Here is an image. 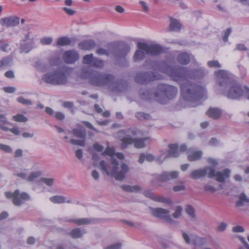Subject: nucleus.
I'll use <instances>...</instances> for the list:
<instances>
[{"label":"nucleus","mask_w":249,"mask_h":249,"mask_svg":"<svg viewBox=\"0 0 249 249\" xmlns=\"http://www.w3.org/2000/svg\"><path fill=\"white\" fill-rule=\"evenodd\" d=\"M160 71L169 75L171 78L178 82L184 83L181 86V95L183 100L189 102H195L204 94V89L197 84H190L188 78H200L204 76L203 68L195 70L193 71L187 68L178 66L172 68L167 62H161L160 65Z\"/></svg>","instance_id":"f257e3e1"},{"label":"nucleus","mask_w":249,"mask_h":249,"mask_svg":"<svg viewBox=\"0 0 249 249\" xmlns=\"http://www.w3.org/2000/svg\"><path fill=\"white\" fill-rule=\"evenodd\" d=\"M114 153L113 148L107 147L105 151L102 153V155L110 156V161L109 162L105 160H101L99 163V166L101 169L107 175L114 176L117 180H123L125 178L126 174L128 172L129 169L125 163L121 164L120 168L118 167L117 160L113 157Z\"/></svg>","instance_id":"f03ea898"},{"label":"nucleus","mask_w":249,"mask_h":249,"mask_svg":"<svg viewBox=\"0 0 249 249\" xmlns=\"http://www.w3.org/2000/svg\"><path fill=\"white\" fill-rule=\"evenodd\" d=\"M231 173V171L229 169H225L223 172H220L216 171L211 166H207L192 171L189 176L192 179H197L208 175L209 178H215L219 182H224L226 179L230 177Z\"/></svg>","instance_id":"7ed1b4c3"},{"label":"nucleus","mask_w":249,"mask_h":249,"mask_svg":"<svg viewBox=\"0 0 249 249\" xmlns=\"http://www.w3.org/2000/svg\"><path fill=\"white\" fill-rule=\"evenodd\" d=\"M127 134L122 139V147L125 148L128 144H134L135 147L142 148L145 146V142L149 140V137L143 138H134L132 136H141L143 134V131L137 128L128 129Z\"/></svg>","instance_id":"20e7f679"},{"label":"nucleus","mask_w":249,"mask_h":249,"mask_svg":"<svg viewBox=\"0 0 249 249\" xmlns=\"http://www.w3.org/2000/svg\"><path fill=\"white\" fill-rule=\"evenodd\" d=\"M178 89L172 85L165 84H159L156 87V101L161 104H166L177 95Z\"/></svg>","instance_id":"39448f33"},{"label":"nucleus","mask_w":249,"mask_h":249,"mask_svg":"<svg viewBox=\"0 0 249 249\" xmlns=\"http://www.w3.org/2000/svg\"><path fill=\"white\" fill-rule=\"evenodd\" d=\"M41 80L48 84L53 85H63L68 82L67 69L65 68L47 72L42 77Z\"/></svg>","instance_id":"423d86ee"},{"label":"nucleus","mask_w":249,"mask_h":249,"mask_svg":"<svg viewBox=\"0 0 249 249\" xmlns=\"http://www.w3.org/2000/svg\"><path fill=\"white\" fill-rule=\"evenodd\" d=\"M82 75L85 78L89 79L90 84L96 86H108V83L113 79V75L108 74H102L96 71H85Z\"/></svg>","instance_id":"0eeeda50"},{"label":"nucleus","mask_w":249,"mask_h":249,"mask_svg":"<svg viewBox=\"0 0 249 249\" xmlns=\"http://www.w3.org/2000/svg\"><path fill=\"white\" fill-rule=\"evenodd\" d=\"M216 84L218 86L217 90L219 93L224 91L233 80L231 77V74L228 71L224 70H220L214 72Z\"/></svg>","instance_id":"6e6552de"},{"label":"nucleus","mask_w":249,"mask_h":249,"mask_svg":"<svg viewBox=\"0 0 249 249\" xmlns=\"http://www.w3.org/2000/svg\"><path fill=\"white\" fill-rule=\"evenodd\" d=\"M220 93L229 99H238L243 95L244 92L240 84L233 80L228 85L224 91H221Z\"/></svg>","instance_id":"1a4fd4ad"},{"label":"nucleus","mask_w":249,"mask_h":249,"mask_svg":"<svg viewBox=\"0 0 249 249\" xmlns=\"http://www.w3.org/2000/svg\"><path fill=\"white\" fill-rule=\"evenodd\" d=\"M5 196L8 198H12V202L16 206H20L26 201L30 199L29 195L26 193H20L18 190H16L13 193L5 192Z\"/></svg>","instance_id":"9d476101"},{"label":"nucleus","mask_w":249,"mask_h":249,"mask_svg":"<svg viewBox=\"0 0 249 249\" xmlns=\"http://www.w3.org/2000/svg\"><path fill=\"white\" fill-rule=\"evenodd\" d=\"M138 47L143 49L147 54L157 55L162 53L163 48L158 44H148L143 42H138Z\"/></svg>","instance_id":"9b49d317"},{"label":"nucleus","mask_w":249,"mask_h":249,"mask_svg":"<svg viewBox=\"0 0 249 249\" xmlns=\"http://www.w3.org/2000/svg\"><path fill=\"white\" fill-rule=\"evenodd\" d=\"M107 87L115 92H120L125 90L127 84L124 81L115 80L113 76V79L108 83Z\"/></svg>","instance_id":"f8f14e48"},{"label":"nucleus","mask_w":249,"mask_h":249,"mask_svg":"<svg viewBox=\"0 0 249 249\" xmlns=\"http://www.w3.org/2000/svg\"><path fill=\"white\" fill-rule=\"evenodd\" d=\"M152 214L157 217L164 219L169 223H173L175 221L169 214V211L162 208H155L151 210Z\"/></svg>","instance_id":"ddd939ff"},{"label":"nucleus","mask_w":249,"mask_h":249,"mask_svg":"<svg viewBox=\"0 0 249 249\" xmlns=\"http://www.w3.org/2000/svg\"><path fill=\"white\" fill-rule=\"evenodd\" d=\"M157 78L153 72H141L136 75L135 81L138 83L143 84L146 82L154 80Z\"/></svg>","instance_id":"4468645a"},{"label":"nucleus","mask_w":249,"mask_h":249,"mask_svg":"<svg viewBox=\"0 0 249 249\" xmlns=\"http://www.w3.org/2000/svg\"><path fill=\"white\" fill-rule=\"evenodd\" d=\"M178 175L179 173L176 171H164L157 176V180L161 182L168 181L177 178Z\"/></svg>","instance_id":"2eb2a0df"},{"label":"nucleus","mask_w":249,"mask_h":249,"mask_svg":"<svg viewBox=\"0 0 249 249\" xmlns=\"http://www.w3.org/2000/svg\"><path fill=\"white\" fill-rule=\"evenodd\" d=\"M156 87L151 89H141L139 92L140 98L143 100L148 101L154 99L156 101L155 96Z\"/></svg>","instance_id":"dca6fc26"},{"label":"nucleus","mask_w":249,"mask_h":249,"mask_svg":"<svg viewBox=\"0 0 249 249\" xmlns=\"http://www.w3.org/2000/svg\"><path fill=\"white\" fill-rule=\"evenodd\" d=\"M64 61L68 64H72L79 59V54L75 50L66 51L63 55Z\"/></svg>","instance_id":"f3484780"},{"label":"nucleus","mask_w":249,"mask_h":249,"mask_svg":"<svg viewBox=\"0 0 249 249\" xmlns=\"http://www.w3.org/2000/svg\"><path fill=\"white\" fill-rule=\"evenodd\" d=\"M0 23L6 27L15 26L19 23V18L17 17L3 18L0 19Z\"/></svg>","instance_id":"a211bd4d"},{"label":"nucleus","mask_w":249,"mask_h":249,"mask_svg":"<svg viewBox=\"0 0 249 249\" xmlns=\"http://www.w3.org/2000/svg\"><path fill=\"white\" fill-rule=\"evenodd\" d=\"M130 50V46L126 45L123 48H116L113 52V55L116 59L119 60L124 58Z\"/></svg>","instance_id":"6ab92c4d"},{"label":"nucleus","mask_w":249,"mask_h":249,"mask_svg":"<svg viewBox=\"0 0 249 249\" xmlns=\"http://www.w3.org/2000/svg\"><path fill=\"white\" fill-rule=\"evenodd\" d=\"M143 194L145 196L150 198L151 199L154 201L164 203H170V200L168 198L160 196L155 195L152 193V192L151 191H145L143 192Z\"/></svg>","instance_id":"aec40b11"},{"label":"nucleus","mask_w":249,"mask_h":249,"mask_svg":"<svg viewBox=\"0 0 249 249\" xmlns=\"http://www.w3.org/2000/svg\"><path fill=\"white\" fill-rule=\"evenodd\" d=\"M206 114L210 118L218 119L221 117L222 110L217 107H210L206 112Z\"/></svg>","instance_id":"412c9836"},{"label":"nucleus","mask_w":249,"mask_h":249,"mask_svg":"<svg viewBox=\"0 0 249 249\" xmlns=\"http://www.w3.org/2000/svg\"><path fill=\"white\" fill-rule=\"evenodd\" d=\"M69 221H73L78 226L94 224L97 222L96 219L93 218H81L74 219V220H70Z\"/></svg>","instance_id":"4be33fe9"},{"label":"nucleus","mask_w":249,"mask_h":249,"mask_svg":"<svg viewBox=\"0 0 249 249\" xmlns=\"http://www.w3.org/2000/svg\"><path fill=\"white\" fill-rule=\"evenodd\" d=\"M96 43L93 40L89 39L83 41L79 43V48L82 50H89L94 48Z\"/></svg>","instance_id":"5701e85b"},{"label":"nucleus","mask_w":249,"mask_h":249,"mask_svg":"<svg viewBox=\"0 0 249 249\" xmlns=\"http://www.w3.org/2000/svg\"><path fill=\"white\" fill-rule=\"evenodd\" d=\"M177 60L181 65H187L190 61V56L187 53H181L178 55Z\"/></svg>","instance_id":"b1692460"},{"label":"nucleus","mask_w":249,"mask_h":249,"mask_svg":"<svg viewBox=\"0 0 249 249\" xmlns=\"http://www.w3.org/2000/svg\"><path fill=\"white\" fill-rule=\"evenodd\" d=\"M50 200L51 202L54 203H63L65 202H66L67 203H71V199H67V198L62 196H53L51 197L50 198Z\"/></svg>","instance_id":"393cba45"},{"label":"nucleus","mask_w":249,"mask_h":249,"mask_svg":"<svg viewBox=\"0 0 249 249\" xmlns=\"http://www.w3.org/2000/svg\"><path fill=\"white\" fill-rule=\"evenodd\" d=\"M168 155L164 157V159L168 156L172 157H178L179 156V152L178 150V145L177 144H171L169 145Z\"/></svg>","instance_id":"a878e982"},{"label":"nucleus","mask_w":249,"mask_h":249,"mask_svg":"<svg viewBox=\"0 0 249 249\" xmlns=\"http://www.w3.org/2000/svg\"><path fill=\"white\" fill-rule=\"evenodd\" d=\"M10 123L4 114L0 115V129L4 131H9V128L7 125Z\"/></svg>","instance_id":"bb28decb"},{"label":"nucleus","mask_w":249,"mask_h":249,"mask_svg":"<svg viewBox=\"0 0 249 249\" xmlns=\"http://www.w3.org/2000/svg\"><path fill=\"white\" fill-rule=\"evenodd\" d=\"M71 133L77 138L80 139H86L87 133L84 128L73 129Z\"/></svg>","instance_id":"cd10ccee"},{"label":"nucleus","mask_w":249,"mask_h":249,"mask_svg":"<svg viewBox=\"0 0 249 249\" xmlns=\"http://www.w3.org/2000/svg\"><path fill=\"white\" fill-rule=\"evenodd\" d=\"M146 54L145 52L143 49H141L138 47L137 50L133 56V59L135 62H139L142 60Z\"/></svg>","instance_id":"c85d7f7f"},{"label":"nucleus","mask_w":249,"mask_h":249,"mask_svg":"<svg viewBox=\"0 0 249 249\" xmlns=\"http://www.w3.org/2000/svg\"><path fill=\"white\" fill-rule=\"evenodd\" d=\"M121 188L124 191L129 193H137L141 190V187L138 185L130 186L124 185L121 186Z\"/></svg>","instance_id":"c756f323"},{"label":"nucleus","mask_w":249,"mask_h":249,"mask_svg":"<svg viewBox=\"0 0 249 249\" xmlns=\"http://www.w3.org/2000/svg\"><path fill=\"white\" fill-rule=\"evenodd\" d=\"M248 203L249 205V198L247 197L245 194L241 193L239 196V200L236 202L237 207H242Z\"/></svg>","instance_id":"7c9ffc66"},{"label":"nucleus","mask_w":249,"mask_h":249,"mask_svg":"<svg viewBox=\"0 0 249 249\" xmlns=\"http://www.w3.org/2000/svg\"><path fill=\"white\" fill-rule=\"evenodd\" d=\"M181 27V24L176 19L171 18L169 27V30L172 31H178Z\"/></svg>","instance_id":"2f4dec72"},{"label":"nucleus","mask_w":249,"mask_h":249,"mask_svg":"<svg viewBox=\"0 0 249 249\" xmlns=\"http://www.w3.org/2000/svg\"><path fill=\"white\" fill-rule=\"evenodd\" d=\"M202 153L201 151H196L188 155V160L190 161L199 160L202 156Z\"/></svg>","instance_id":"473e14b6"},{"label":"nucleus","mask_w":249,"mask_h":249,"mask_svg":"<svg viewBox=\"0 0 249 249\" xmlns=\"http://www.w3.org/2000/svg\"><path fill=\"white\" fill-rule=\"evenodd\" d=\"M185 212L192 220H196V211L195 209L192 206L190 205H187L185 208Z\"/></svg>","instance_id":"72a5a7b5"},{"label":"nucleus","mask_w":249,"mask_h":249,"mask_svg":"<svg viewBox=\"0 0 249 249\" xmlns=\"http://www.w3.org/2000/svg\"><path fill=\"white\" fill-rule=\"evenodd\" d=\"M194 244L196 246H202L206 243V238L196 236L193 239Z\"/></svg>","instance_id":"f704fd0d"},{"label":"nucleus","mask_w":249,"mask_h":249,"mask_svg":"<svg viewBox=\"0 0 249 249\" xmlns=\"http://www.w3.org/2000/svg\"><path fill=\"white\" fill-rule=\"evenodd\" d=\"M71 39L67 37H61L58 39L56 44L58 46H66L71 44Z\"/></svg>","instance_id":"c9c22d12"},{"label":"nucleus","mask_w":249,"mask_h":249,"mask_svg":"<svg viewBox=\"0 0 249 249\" xmlns=\"http://www.w3.org/2000/svg\"><path fill=\"white\" fill-rule=\"evenodd\" d=\"M161 156H162V155H160V157H159L157 158L156 159H155L154 156L153 155L149 154H145L146 160L147 161L151 162V161H153L156 160L157 162H158L160 164L162 163L164 160L163 159H161Z\"/></svg>","instance_id":"e433bc0d"},{"label":"nucleus","mask_w":249,"mask_h":249,"mask_svg":"<svg viewBox=\"0 0 249 249\" xmlns=\"http://www.w3.org/2000/svg\"><path fill=\"white\" fill-rule=\"evenodd\" d=\"M12 60L13 59L11 56L2 58L0 60V70L3 67L8 66Z\"/></svg>","instance_id":"4c0bfd02"},{"label":"nucleus","mask_w":249,"mask_h":249,"mask_svg":"<svg viewBox=\"0 0 249 249\" xmlns=\"http://www.w3.org/2000/svg\"><path fill=\"white\" fill-rule=\"evenodd\" d=\"M70 235L73 238H79L82 236L83 233L79 228H75L71 231Z\"/></svg>","instance_id":"58836bf2"},{"label":"nucleus","mask_w":249,"mask_h":249,"mask_svg":"<svg viewBox=\"0 0 249 249\" xmlns=\"http://www.w3.org/2000/svg\"><path fill=\"white\" fill-rule=\"evenodd\" d=\"M94 60L93 55L92 53L85 55L83 58V63L85 64L92 65Z\"/></svg>","instance_id":"ea45409f"},{"label":"nucleus","mask_w":249,"mask_h":249,"mask_svg":"<svg viewBox=\"0 0 249 249\" xmlns=\"http://www.w3.org/2000/svg\"><path fill=\"white\" fill-rule=\"evenodd\" d=\"M39 182L44 183L48 187H52L54 184V179L53 178H41Z\"/></svg>","instance_id":"a19ab883"},{"label":"nucleus","mask_w":249,"mask_h":249,"mask_svg":"<svg viewBox=\"0 0 249 249\" xmlns=\"http://www.w3.org/2000/svg\"><path fill=\"white\" fill-rule=\"evenodd\" d=\"M135 116L137 119L141 120H149L151 118V116L149 114L142 112L136 113Z\"/></svg>","instance_id":"79ce46f5"},{"label":"nucleus","mask_w":249,"mask_h":249,"mask_svg":"<svg viewBox=\"0 0 249 249\" xmlns=\"http://www.w3.org/2000/svg\"><path fill=\"white\" fill-rule=\"evenodd\" d=\"M41 173L39 171L32 172L27 178V180L29 182L33 181L36 178L39 177Z\"/></svg>","instance_id":"37998d69"},{"label":"nucleus","mask_w":249,"mask_h":249,"mask_svg":"<svg viewBox=\"0 0 249 249\" xmlns=\"http://www.w3.org/2000/svg\"><path fill=\"white\" fill-rule=\"evenodd\" d=\"M85 140L86 139H80V140L71 139L69 142L73 145L84 146L85 145Z\"/></svg>","instance_id":"c03bdc74"},{"label":"nucleus","mask_w":249,"mask_h":249,"mask_svg":"<svg viewBox=\"0 0 249 249\" xmlns=\"http://www.w3.org/2000/svg\"><path fill=\"white\" fill-rule=\"evenodd\" d=\"M10 50L9 45L7 42L4 40L0 41V51L7 53Z\"/></svg>","instance_id":"a18cd8bd"},{"label":"nucleus","mask_w":249,"mask_h":249,"mask_svg":"<svg viewBox=\"0 0 249 249\" xmlns=\"http://www.w3.org/2000/svg\"><path fill=\"white\" fill-rule=\"evenodd\" d=\"M13 119L18 122H26L28 121V118L22 114L13 116Z\"/></svg>","instance_id":"49530a36"},{"label":"nucleus","mask_w":249,"mask_h":249,"mask_svg":"<svg viewBox=\"0 0 249 249\" xmlns=\"http://www.w3.org/2000/svg\"><path fill=\"white\" fill-rule=\"evenodd\" d=\"M104 61L98 58L94 57V60H93L91 66L100 68L104 66Z\"/></svg>","instance_id":"de8ad7c7"},{"label":"nucleus","mask_w":249,"mask_h":249,"mask_svg":"<svg viewBox=\"0 0 249 249\" xmlns=\"http://www.w3.org/2000/svg\"><path fill=\"white\" fill-rule=\"evenodd\" d=\"M183 209L181 206H178L176 208L175 212L173 213L172 216L175 218H178L181 215Z\"/></svg>","instance_id":"09e8293b"},{"label":"nucleus","mask_w":249,"mask_h":249,"mask_svg":"<svg viewBox=\"0 0 249 249\" xmlns=\"http://www.w3.org/2000/svg\"><path fill=\"white\" fill-rule=\"evenodd\" d=\"M17 100L18 103H20L23 105L28 106L32 105V102L30 100L26 99L22 96L18 97Z\"/></svg>","instance_id":"8fccbe9b"},{"label":"nucleus","mask_w":249,"mask_h":249,"mask_svg":"<svg viewBox=\"0 0 249 249\" xmlns=\"http://www.w3.org/2000/svg\"><path fill=\"white\" fill-rule=\"evenodd\" d=\"M0 149L7 153L12 152V148L9 145L2 143H0Z\"/></svg>","instance_id":"3c124183"},{"label":"nucleus","mask_w":249,"mask_h":249,"mask_svg":"<svg viewBox=\"0 0 249 249\" xmlns=\"http://www.w3.org/2000/svg\"><path fill=\"white\" fill-rule=\"evenodd\" d=\"M53 40L51 37H44L40 39V42L43 45H49L52 43Z\"/></svg>","instance_id":"603ef678"},{"label":"nucleus","mask_w":249,"mask_h":249,"mask_svg":"<svg viewBox=\"0 0 249 249\" xmlns=\"http://www.w3.org/2000/svg\"><path fill=\"white\" fill-rule=\"evenodd\" d=\"M208 65L211 68H220L221 67L217 60L209 61L208 62Z\"/></svg>","instance_id":"864d4df0"},{"label":"nucleus","mask_w":249,"mask_h":249,"mask_svg":"<svg viewBox=\"0 0 249 249\" xmlns=\"http://www.w3.org/2000/svg\"><path fill=\"white\" fill-rule=\"evenodd\" d=\"M203 187L204 191L210 192L211 193H214L217 190V189L215 187L208 184H204Z\"/></svg>","instance_id":"5fc2aeb1"},{"label":"nucleus","mask_w":249,"mask_h":249,"mask_svg":"<svg viewBox=\"0 0 249 249\" xmlns=\"http://www.w3.org/2000/svg\"><path fill=\"white\" fill-rule=\"evenodd\" d=\"M121 247L122 244L118 243L105 247L104 249H121Z\"/></svg>","instance_id":"6e6d98bb"},{"label":"nucleus","mask_w":249,"mask_h":249,"mask_svg":"<svg viewBox=\"0 0 249 249\" xmlns=\"http://www.w3.org/2000/svg\"><path fill=\"white\" fill-rule=\"evenodd\" d=\"M96 53L98 55H106L109 54V51L104 48H99L96 51Z\"/></svg>","instance_id":"4d7b16f0"},{"label":"nucleus","mask_w":249,"mask_h":249,"mask_svg":"<svg viewBox=\"0 0 249 249\" xmlns=\"http://www.w3.org/2000/svg\"><path fill=\"white\" fill-rule=\"evenodd\" d=\"M227 227V224L225 222H221L216 228L218 231L222 232L225 230Z\"/></svg>","instance_id":"13d9d810"},{"label":"nucleus","mask_w":249,"mask_h":249,"mask_svg":"<svg viewBox=\"0 0 249 249\" xmlns=\"http://www.w3.org/2000/svg\"><path fill=\"white\" fill-rule=\"evenodd\" d=\"M207 161L209 164L214 167L217 166L219 164L218 160L212 158H208L207 159Z\"/></svg>","instance_id":"bf43d9fd"},{"label":"nucleus","mask_w":249,"mask_h":249,"mask_svg":"<svg viewBox=\"0 0 249 249\" xmlns=\"http://www.w3.org/2000/svg\"><path fill=\"white\" fill-rule=\"evenodd\" d=\"M231 32V30L230 28H228L225 32L224 36L223 37V40L226 42L228 40V37Z\"/></svg>","instance_id":"052dcab7"},{"label":"nucleus","mask_w":249,"mask_h":249,"mask_svg":"<svg viewBox=\"0 0 249 249\" xmlns=\"http://www.w3.org/2000/svg\"><path fill=\"white\" fill-rule=\"evenodd\" d=\"M232 231L234 232H243L244 229L241 226L238 225L232 228Z\"/></svg>","instance_id":"680f3d73"},{"label":"nucleus","mask_w":249,"mask_h":249,"mask_svg":"<svg viewBox=\"0 0 249 249\" xmlns=\"http://www.w3.org/2000/svg\"><path fill=\"white\" fill-rule=\"evenodd\" d=\"M52 249H67L66 246L64 244L57 243L53 245Z\"/></svg>","instance_id":"e2e57ef3"},{"label":"nucleus","mask_w":249,"mask_h":249,"mask_svg":"<svg viewBox=\"0 0 249 249\" xmlns=\"http://www.w3.org/2000/svg\"><path fill=\"white\" fill-rule=\"evenodd\" d=\"M185 187L183 185H176L173 187V190L174 192H178L184 190Z\"/></svg>","instance_id":"0e129e2a"},{"label":"nucleus","mask_w":249,"mask_h":249,"mask_svg":"<svg viewBox=\"0 0 249 249\" xmlns=\"http://www.w3.org/2000/svg\"><path fill=\"white\" fill-rule=\"evenodd\" d=\"M93 147L94 149L98 152H101L104 149V147L98 143H94L93 145Z\"/></svg>","instance_id":"69168bd1"},{"label":"nucleus","mask_w":249,"mask_h":249,"mask_svg":"<svg viewBox=\"0 0 249 249\" xmlns=\"http://www.w3.org/2000/svg\"><path fill=\"white\" fill-rule=\"evenodd\" d=\"M236 49L239 51H246L248 50L247 47L243 44H238L236 46Z\"/></svg>","instance_id":"338daca9"},{"label":"nucleus","mask_w":249,"mask_h":249,"mask_svg":"<svg viewBox=\"0 0 249 249\" xmlns=\"http://www.w3.org/2000/svg\"><path fill=\"white\" fill-rule=\"evenodd\" d=\"M3 90L7 93H14L16 91V88L12 87H4Z\"/></svg>","instance_id":"774afa93"}]
</instances>
